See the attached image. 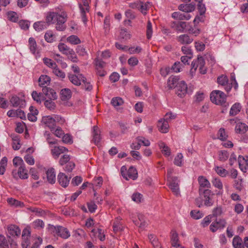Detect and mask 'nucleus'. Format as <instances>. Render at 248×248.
I'll return each mask as SVG.
<instances>
[{"label": "nucleus", "instance_id": "e433bc0d", "mask_svg": "<svg viewBox=\"0 0 248 248\" xmlns=\"http://www.w3.org/2000/svg\"><path fill=\"white\" fill-rule=\"evenodd\" d=\"M128 180L132 179L135 180L138 177V172L136 168L133 167H130L127 170Z\"/></svg>", "mask_w": 248, "mask_h": 248}, {"label": "nucleus", "instance_id": "1a4fd4ad", "mask_svg": "<svg viewBox=\"0 0 248 248\" xmlns=\"http://www.w3.org/2000/svg\"><path fill=\"white\" fill-rule=\"evenodd\" d=\"M187 86L184 81L179 82L176 86V94L180 97H183L187 93Z\"/></svg>", "mask_w": 248, "mask_h": 248}, {"label": "nucleus", "instance_id": "37998d69", "mask_svg": "<svg viewBox=\"0 0 248 248\" xmlns=\"http://www.w3.org/2000/svg\"><path fill=\"white\" fill-rule=\"evenodd\" d=\"M53 99H48L45 100L44 105L45 107L50 110H53L56 108V104Z\"/></svg>", "mask_w": 248, "mask_h": 248}, {"label": "nucleus", "instance_id": "0e129e2a", "mask_svg": "<svg viewBox=\"0 0 248 248\" xmlns=\"http://www.w3.org/2000/svg\"><path fill=\"white\" fill-rule=\"evenodd\" d=\"M136 140L139 143H140V145L142 144L145 146H149L150 145V141L144 137H139L136 138Z\"/></svg>", "mask_w": 248, "mask_h": 248}, {"label": "nucleus", "instance_id": "473e14b6", "mask_svg": "<svg viewBox=\"0 0 248 248\" xmlns=\"http://www.w3.org/2000/svg\"><path fill=\"white\" fill-rule=\"evenodd\" d=\"M139 221H134L135 224L138 226L139 228L141 229L145 228L147 225V223L144 219V217L142 215H139L138 216Z\"/></svg>", "mask_w": 248, "mask_h": 248}, {"label": "nucleus", "instance_id": "7c9ffc66", "mask_svg": "<svg viewBox=\"0 0 248 248\" xmlns=\"http://www.w3.org/2000/svg\"><path fill=\"white\" fill-rule=\"evenodd\" d=\"M232 245L234 248H244L243 240L242 238L238 236H235L233 238Z\"/></svg>", "mask_w": 248, "mask_h": 248}, {"label": "nucleus", "instance_id": "393cba45", "mask_svg": "<svg viewBox=\"0 0 248 248\" xmlns=\"http://www.w3.org/2000/svg\"><path fill=\"white\" fill-rule=\"evenodd\" d=\"M172 17L174 19H177L179 20H189L191 18V16L188 13H181L180 12H174L172 14Z\"/></svg>", "mask_w": 248, "mask_h": 248}, {"label": "nucleus", "instance_id": "c85d7f7f", "mask_svg": "<svg viewBox=\"0 0 248 248\" xmlns=\"http://www.w3.org/2000/svg\"><path fill=\"white\" fill-rule=\"evenodd\" d=\"M179 78L176 76L170 77L167 81L168 87L169 89H173L175 87L176 88L178 82Z\"/></svg>", "mask_w": 248, "mask_h": 248}, {"label": "nucleus", "instance_id": "5701e85b", "mask_svg": "<svg viewBox=\"0 0 248 248\" xmlns=\"http://www.w3.org/2000/svg\"><path fill=\"white\" fill-rule=\"evenodd\" d=\"M10 102L13 107H21L25 103L24 100L20 99L16 95L12 96L10 100Z\"/></svg>", "mask_w": 248, "mask_h": 248}, {"label": "nucleus", "instance_id": "7ed1b4c3", "mask_svg": "<svg viewBox=\"0 0 248 248\" xmlns=\"http://www.w3.org/2000/svg\"><path fill=\"white\" fill-rule=\"evenodd\" d=\"M205 61L202 56H198L196 60H195L192 62L191 72H195L197 68H199L200 73L202 74H205L206 73L207 69L205 67Z\"/></svg>", "mask_w": 248, "mask_h": 248}, {"label": "nucleus", "instance_id": "6e6d98bb", "mask_svg": "<svg viewBox=\"0 0 248 248\" xmlns=\"http://www.w3.org/2000/svg\"><path fill=\"white\" fill-rule=\"evenodd\" d=\"M198 2V9L200 12V15H203L206 11V8L205 5L202 3V0H195Z\"/></svg>", "mask_w": 248, "mask_h": 248}, {"label": "nucleus", "instance_id": "0eeeda50", "mask_svg": "<svg viewBox=\"0 0 248 248\" xmlns=\"http://www.w3.org/2000/svg\"><path fill=\"white\" fill-rule=\"evenodd\" d=\"M68 78L70 82L76 86H80L81 84V81H84L85 77L81 74H74L68 73Z\"/></svg>", "mask_w": 248, "mask_h": 248}, {"label": "nucleus", "instance_id": "a18cd8bd", "mask_svg": "<svg viewBox=\"0 0 248 248\" xmlns=\"http://www.w3.org/2000/svg\"><path fill=\"white\" fill-rule=\"evenodd\" d=\"M32 226L34 228L41 230L45 226L44 222L41 219H36L32 223Z\"/></svg>", "mask_w": 248, "mask_h": 248}, {"label": "nucleus", "instance_id": "c756f323", "mask_svg": "<svg viewBox=\"0 0 248 248\" xmlns=\"http://www.w3.org/2000/svg\"><path fill=\"white\" fill-rule=\"evenodd\" d=\"M248 129V126L244 123H238L236 124L235 128L237 133L244 134L246 133Z\"/></svg>", "mask_w": 248, "mask_h": 248}, {"label": "nucleus", "instance_id": "f257e3e1", "mask_svg": "<svg viewBox=\"0 0 248 248\" xmlns=\"http://www.w3.org/2000/svg\"><path fill=\"white\" fill-rule=\"evenodd\" d=\"M67 18V15L65 12H48L46 16V21L36 22L33 24V28L35 31H40L46 29L49 24H56V30L59 31H63L66 29L64 23Z\"/></svg>", "mask_w": 248, "mask_h": 248}, {"label": "nucleus", "instance_id": "338daca9", "mask_svg": "<svg viewBox=\"0 0 248 248\" xmlns=\"http://www.w3.org/2000/svg\"><path fill=\"white\" fill-rule=\"evenodd\" d=\"M222 214V209L221 206H218L215 208L212 212V217H217Z\"/></svg>", "mask_w": 248, "mask_h": 248}, {"label": "nucleus", "instance_id": "f704fd0d", "mask_svg": "<svg viewBox=\"0 0 248 248\" xmlns=\"http://www.w3.org/2000/svg\"><path fill=\"white\" fill-rule=\"evenodd\" d=\"M31 96L33 99L39 104H41L42 101L44 100L43 94L40 93H38L35 91L32 92Z\"/></svg>", "mask_w": 248, "mask_h": 248}, {"label": "nucleus", "instance_id": "4468645a", "mask_svg": "<svg viewBox=\"0 0 248 248\" xmlns=\"http://www.w3.org/2000/svg\"><path fill=\"white\" fill-rule=\"evenodd\" d=\"M171 28L174 30L182 32H184V30L186 27V23L184 21H173L170 23V25Z\"/></svg>", "mask_w": 248, "mask_h": 248}, {"label": "nucleus", "instance_id": "b1692460", "mask_svg": "<svg viewBox=\"0 0 248 248\" xmlns=\"http://www.w3.org/2000/svg\"><path fill=\"white\" fill-rule=\"evenodd\" d=\"M195 4L189 3V4H180L179 6V9L180 11L185 12V13H188L191 12L195 10Z\"/></svg>", "mask_w": 248, "mask_h": 248}, {"label": "nucleus", "instance_id": "c9c22d12", "mask_svg": "<svg viewBox=\"0 0 248 248\" xmlns=\"http://www.w3.org/2000/svg\"><path fill=\"white\" fill-rule=\"evenodd\" d=\"M159 146L160 149H161V152L162 154L167 156H169L170 155V148L166 145V144L163 142H160L159 143Z\"/></svg>", "mask_w": 248, "mask_h": 248}, {"label": "nucleus", "instance_id": "2f4dec72", "mask_svg": "<svg viewBox=\"0 0 248 248\" xmlns=\"http://www.w3.org/2000/svg\"><path fill=\"white\" fill-rule=\"evenodd\" d=\"M241 106L240 103H236L233 104L230 111V116H234L237 115L241 110Z\"/></svg>", "mask_w": 248, "mask_h": 248}, {"label": "nucleus", "instance_id": "de8ad7c7", "mask_svg": "<svg viewBox=\"0 0 248 248\" xmlns=\"http://www.w3.org/2000/svg\"><path fill=\"white\" fill-rule=\"evenodd\" d=\"M44 63L48 67L51 68L53 69L57 67V65L56 62H54L51 59L45 58L43 59Z\"/></svg>", "mask_w": 248, "mask_h": 248}, {"label": "nucleus", "instance_id": "f03ea898", "mask_svg": "<svg viewBox=\"0 0 248 248\" xmlns=\"http://www.w3.org/2000/svg\"><path fill=\"white\" fill-rule=\"evenodd\" d=\"M210 99L217 105H223L226 103V95L221 91L215 90L210 94Z\"/></svg>", "mask_w": 248, "mask_h": 248}, {"label": "nucleus", "instance_id": "58836bf2", "mask_svg": "<svg viewBox=\"0 0 248 248\" xmlns=\"http://www.w3.org/2000/svg\"><path fill=\"white\" fill-rule=\"evenodd\" d=\"M171 242L172 246L176 248L180 247V245L178 243V236L176 232L173 231L171 232Z\"/></svg>", "mask_w": 248, "mask_h": 248}, {"label": "nucleus", "instance_id": "f8f14e48", "mask_svg": "<svg viewBox=\"0 0 248 248\" xmlns=\"http://www.w3.org/2000/svg\"><path fill=\"white\" fill-rule=\"evenodd\" d=\"M198 181L200 185L199 192L200 194H202L203 190H206L205 188L209 189L210 188V183L205 177L203 176H199Z\"/></svg>", "mask_w": 248, "mask_h": 248}, {"label": "nucleus", "instance_id": "a19ab883", "mask_svg": "<svg viewBox=\"0 0 248 248\" xmlns=\"http://www.w3.org/2000/svg\"><path fill=\"white\" fill-rule=\"evenodd\" d=\"M218 157L220 161L224 162L228 158L229 154L224 150L219 151L218 152Z\"/></svg>", "mask_w": 248, "mask_h": 248}, {"label": "nucleus", "instance_id": "dca6fc26", "mask_svg": "<svg viewBox=\"0 0 248 248\" xmlns=\"http://www.w3.org/2000/svg\"><path fill=\"white\" fill-rule=\"evenodd\" d=\"M70 179V177L68 178L67 176L62 172H60L58 175V181L60 185L63 187H66L68 186Z\"/></svg>", "mask_w": 248, "mask_h": 248}, {"label": "nucleus", "instance_id": "8fccbe9b", "mask_svg": "<svg viewBox=\"0 0 248 248\" xmlns=\"http://www.w3.org/2000/svg\"><path fill=\"white\" fill-rule=\"evenodd\" d=\"M52 72L55 75L60 78L63 79L65 78V74L64 72L58 68L57 66L53 69Z\"/></svg>", "mask_w": 248, "mask_h": 248}, {"label": "nucleus", "instance_id": "72a5a7b5", "mask_svg": "<svg viewBox=\"0 0 248 248\" xmlns=\"http://www.w3.org/2000/svg\"><path fill=\"white\" fill-rule=\"evenodd\" d=\"M61 98L63 101L69 99L71 96V90L67 88L63 89L61 91Z\"/></svg>", "mask_w": 248, "mask_h": 248}, {"label": "nucleus", "instance_id": "20e7f679", "mask_svg": "<svg viewBox=\"0 0 248 248\" xmlns=\"http://www.w3.org/2000/svg\"><path fill=\"white\" fill-rule=\"evenodd\" d=\"M55 234L61 238L66 239L69 238L70 236V233L68 229L64 227L61 226H54L52 225L50 227Z\"/></svg>", "mask_w": 248, "mask_h": 248}, {"label": "nucleus", "instance_id": "09e8293b", "mask_svg": "<svg viewBox=\"0 0 248 248\" xmlns=\"http://www.w3.org/2000/svg\"><path fill=\"white\" fill-rule=\"evenodd\" d=\"M215 170L217 173L221 177H225L228 173L226 170L221 167H216Z\"/></svg>", "mask_w": 248, "mask_h": 248}, {"label": "nucleus", "instance_id": "39448f33", "mask_svg": "<svg viewBox=\"0 0 248 248\" xmlns=\"http://www.w3.org/2000/svg\"><path fill=\"white\" fill-rule=\"evenodd\" d=\"M227 224L226 221L224 218L216 219L210 226V230L213 232H216L217 230L224 228Z\"/></svg>", "mask_w": 248, "mask_h": 248}, {"label": "nucleus", "instance_id": "bb28decb", "mask_svg": "<svg viewBox=\"0 0 248 248\" xmlns=\"http://www.w3.org/2000/svg\"><path fill=\"white\" fill-rule=\"evenodd\" d=\"M193 39L187 34H182L177 38V41L181 44H189L192 42Z\"/></svg>", "mask_w": 248, "mask_h": 248}, {"label": "nucleus", "instance_id": "ddd939ff", "mask_svg": "<svg viewBox=\"0 0 248 248\" xmlns=\"http://www.w3.org/2000/svg\"><path fill=\"white\" fill-rule=\"evenodd\" d=\"M8 237L9 239L7 240L4 235L0 234V248H9V243L11 247L17 245L11 239V236H8Z\"/></svg>", "mask_w": 248, "mask_h": 248}, {"label": "nucleus", "instance_id": "603ef678", "mask_svg": "<svg viewBox=\"0 0 248 248\" xmlns=\"http://www.w3.org/2000/svg\"><path fill=\"white\" fill-rule=\"evenodd\" d=\"M94 64L96 69H102L106 65V63L98 57L95 59Z\"/></svg>", "mask_w": 248, "mask_h": 248}, {"label": "nucleus", "instance_id": "4c0bfd02", "mask_svg": "<svg viewBox=\"0 0 248 248\" xmlns=\"http://www.w3.org/2000/svg\"><path fill=\"white\" fill-rule=\"evenodd\" d=\"M29 46L31 52L35 54L37 51V45L35 39L31 37L29 39Z\"/></svg>", "mask_w": 248, "mask_h": 248}, {"label": "nucleus", "instance_id": "79ce46f5", "mask_svg": "<svg viewBox=\"0 0 248 248\" xmlns=\"http://www.w3.org/2000/svg\"><path fill=\"white\" fill-rule=\"evenodd\" d=\"M67 41L72 45H78L80 43V40L76 35H71L67 37Z\"/></svg>", "mask_w": 248, "mask_h": 248}, {"label": "nucleus", "instance_id": "6ab92c4d", "mask_svg": "<svg viewBox=\"0 0 248 248\" xmlns=\"http://www.w3.org/2000/svg\"><path fill=\"white\" fill-rule=\"evenodd\" d=\"M8 231V236H12L13 237L15 236H19L21 233V231L19 229V227L17 226L11 225H10L7 229Z\"/></svg>", "mask_w": 248, "mask_h": 248}, {"label": "nucleus", "instance_id": "13d9d810", "mask_svg": "<svg viewBox=\"0 0 248 248\" xmlns=\"http://www.w3.org/2000/svg\"><path fill=\"white\" fill-rule=\"evenodd\" d=\"M217 135L218 138L221 140H226L228 138V135L224 128H220L218 130Z\"/></svg>", "mask_w": 248, "mask_h": 248}, {"label": "nucleus", "instance_id": "9d476101", "mask_svg": "<svg viewBox=\"0 0 248 248\" xmlns=\"http://www.w3.org/2000/svg\"><path fill=\"white\" fill-rule=\"evenodd\" d=\"M28 170L25 168L24 165H21L18 168L17 172L16 170H13L12 171V175L14 178L17 179V173L20 179H25L28 177L27 173Z\"/></svg>", "mask_w": 248, "mask_h": 248}, {"label": "nucleus", "instance_id": "680f3d73", "mask_svg": "<svg viewBox=\"0 0 248 248\" xmlns=\"http://www.w3.org/2000/svg\"><path fill=\"white\" fill-rule=\"evenodd\" d=\"M62 141L64 143L71 144L73 143L72 137L68 134L63 135L62 137Z\"/></svg>", "mask_w": 248, "mask_h": 248}, {"label": "nucleus", "instance_id": "e2e57ef3", "mask_svg": "<svg viewBox=\"0 0 248 248\" xmlns=\"http://www.w3.org/2000/svg\"><path fill=\"white\" fill-rule=\"evenodd\" d=\"M183 155L181 153L177 154V156L175 157L174 163L178 166H181L182 164Z\"/></svg>", "mask_w": 248, "mask_h": 248}, {"label": "nucleus", "instance_id": "6e6552de", "mask_svg": "<svg viewBox=\"0 0 248 248\" xmlns=\"http://www.w3.org/2000/svg\"><path fill=\"white\" fill-rule=\"evenodd\" d=\"M31 232L29 229L25 228L22 231L21 246L22 248H28L30 244Z\"/></svg>", "mask_w": 248, "mask_h": 248}, {"label": "nucleus", "instance_id": "774afa93", "mask_svg": "<svg viewBox=\"0 0 248 248\" xmlns=\"http://www.w3.org/2000/svg\"><path fill=\"white\" fill-rule=\"evenodd\" d=\"M132 199L133 201L140 203L142 200V195L139 193H134L132 196Z\"/></svg>", "mask_w": 248, "mask_h": 248}, {"label": "nucleus", "instance_id": "4d7b16f0", "mask_svg": "<svg viewBox=\"0 0 248 248\" xmlns=\"http://www.w3.org/2000/svg\"><path fill=\"white\" fill-rule=\"evenodd\" d=\"M81 82H82V84L81 83L80 85H81V88L82 89H84L88 91H90L92 90L93 87L92 85L91 84L90 82L87 81V79L86 78L84 81Z\"/></svg>", "mask_w": 248, "mask_h": 248}, {"label": "nucleus", "instance_id": "864d4df0", "mask_svg": "<svg viewBox=\"0 0 248 248\" xmlns=\"http://www.w3.org/2000/svg\"><path fill=\"white\" fill-rule=\"evenodd\" d=\"M190 215L195 219H199L203 217L202 212L197 210H192L190 212Z\"/></svg>", "mask_w": 248, "mask_h": 248}, {"label": "nucleus", "instance_id": "a878e982", "mask_svg": "<svg viewBox=\"0 0 248 248\" xmlns=\"http://www.w3.org/2000/svg\"><path fill=\"white\" fill-rule=\"evenodd\" d=\"M157 126L158 130L162 133H166L169 131V123L163 119L158 121Z\"/></svg>", "mask_w": 248, "mask_h": 248}, {"label": "nucleus", "instance_id": "69168bd1", "mask_svg": "<svg viewBox=\"0 0 248 248\" xmlns=\"http://www.w3.org/2000/svg\"><path fill=\"white\" fill-rule=\"evenodd\" d=\"M8 19L12 22H16L17 21V14L14 12H9L7 13Z\"/></svg>", "mask_w": 248, "mask_h": 248}, {"label": "nucleus", "instance_id": "052dcab7", "mask_svg": "<svg viewBox=\"0 0 248 248\" xmlns=\"http://www.w3.org/2000/svg\"><path fill=\"white\" fill-rule=\"evenodd\" d=\"M228 82V78L226 76L221 75L217 78V83L222 86H225Z\"/></svg>", "mask_w": 248, "mask_h": 248}, {"label": "nucleus", "instance_id": "a211bd4d", "mask_svg": "<svg viewBox=\"0 0 248 248\" xmlns=\"http://www.w3.org/2000/svg\"><path fill=\"white\" fill-rule=\"evenodd\" d=\"M93 142L95 144L98 145L101 140L100 131L97 126H94L92 132Z\"/></svg>", "mask_w": 248, "mask_h": 248}, {"label": "nucleus", "instance_id": "3c124183", "mask_svg": "<svg viewBox=\"0 0 248 248\" xmlns=\"http://www.w3.org/2000/svg\"><path fill=\"white\" fill-rule=\"evenodd\" d=\"M150 3H143V2L140 1V8L139 10L140 11V12L143 14H146V11L149 8Z\"/></svg>", "mask_w": 248, "mask_h": 248}, {"label": "nucleus", "instance_id": "2eb2a0df", "mask_svg": "<svg viewBox=\"0 0 248 248\" xmlns=\"http://www.w3.org/2000/svg\"><path fill=\"white\" fill-rule=\"evenodd\" d=\"M238 161L240 170L244 172H247L248 170V157L239 155Z\"/></svg>", "mask_w": 248, "mask_h": 248}, {"label": "nucleus", "instance_id": "412c9836", "mask_svg": "<svg viewBox=\"0 0 248 248\" xmlns=\"http://www.w3.org/2000/svg\"><path fill=\"white\" fill-rule=\"evenodd\" d=\"M43 122L48 127H49L51 131L54 130L55 128V124L53 117L50 116H47L43 117Z\"/></svg>", "mask_w": 248, "mask_h": 248}, {"label": "nucleus", "instance_id": "aec40b11", "mask_svg": "<svg viewBox=\"0 0 248 248\" xmlns=\"http://www.w3.org/2000/svg\"><path fill=\"white\" fill-rule=\"evenodd\" d=\"M42 91L43 93L49 99H53L54 100L57 98V95L56 92L51 88L48 87L43 88L42 89Z\"/></svg>", "mask_w": 248, "mask_h": 248}, {"label": "nucleus", "instance_id": "cd10ccee", "mask_svg": "<svg viewBox=\"0 0 248 248\" xmlns=\"http://www.w3.org/2000/svg\"><path fill=\"white\" fill-rule=\"evenodd\" d=\"M46 176L48 182L51 184H54L56 182V175L53 168L48 169L46 172Z\"/></svg>", "mask_w": 248, "mask_h": 248}, {"label": "nucleus", "instance_id": "49530a36", "mask_svg": "<svg viewBox=\"0 0 248 248\" xmlns=\"http://www.w3.org/2000/svg\"><path fill=\"white\" fill-rule=\"evenodd\" d=\"M58 48L61 52L66 55H68L69 50L72 49L63 43L59 44L58 45Z\"/></svg>", "mask_w": 248, "mask_h": 248}, {"label": "nucleus", "instance_id": "ea45409f", "mask_svg": "<svg viewBox=\"0 0 248 248\" xmlns=\"http://www.w3.org/2000/svg\"><path fill=\"white\" fill-rule=\"evenodd\" d=\"M45 38L48 43H52L55 40L56 36L52 31H48L45 34Z\"/></svg>", "mask_w": 248, "mask_h": 248}, {"label": "nucleus", "instance_id": "c03bdc74", "mask_svg": "<svg viewBox=\"0 0 248 248\" xmlns=\"http://www.w3.org/2000/svg\"><path fill=\"white\" fill-rule=\"evenodd\" d=\"M123 103V99L119 97H114L111 101V104L115 108L122 105Z\"/></svg>", "mask_w": 248, "mask_h": 248}, {"label": "nucleus", "instance_id": "f3484780", "mask_svg": "<svg viewBox=\"0 0 248 248\" xmlns=\"http://www.w3.org/2000/svg\"><path fill=\"white\" fill-rule=\"evenodd\" d=\"M68 151V149L63 146H54L53 149H51V154L53 156L57 159L59 157V155L65 152Z\"/></svg>", "mask_w": 248, "mask_h": 248}, {"label": "nucleus", "instance_id": "5fc2aeb1", "mask_svg": "<svg viewBox=\"0 0 248 248\" xmlns=\"http://www.w3.org/2000/svg\"><path fill=\"white\" fill-rule=\"evenodd\" d=\"M212 183L213 184V185L216 188H218V189H222L223 188V185L221 181V180L219 178H214L212 181Z\"/></svg>", "mask_w": 248, "mask_h": 248}, {"label": "nucleus", "instance_id": "bf43d9fd", "mask_svg": "<svg viewBox=\"0 0 248 248\" xmlns=\"http://www.w3.org/2000/svg\"><path fill=\"white\" fill-rule=\"evenodd\" d=\"M67 55L68 56L69 59L72 62H78V57L73 49L69 50Z\"/></svg>", "mask_w": 248, "mask_h": 248}, {"label": "nucleus", "instance_id": "4be33fe9", "mask_svg": "<svg viewBox=\"0 0 248 248\" xmlns=\"http://www.w3.org/2000/svg\"><path fill=\"white\" fill-rule=\"evenodd\" d=\"M39 85L43 88H46L50 82V78L47 75H41L38 79Z\"/></svg>", "mask_w": 248, "mask_h": 248}, {"label": "nucleus", "instance_id": "9b49d317", "mask_svg": "<svg viewBox=\"0 0 248 248\" xmlns=\"http://www.w3.org/2000/svg\"><path fill=\"white\" fill-rule=\"evenodd\" d=\"M169 187L173 193L178 196L180 194L178 180L176 177H170L168 180Z\"/></svg>", "mask_w": 248, "mask_h": 248}, {"label": "nucleus", "instance_id": "423d86ee", "mask_svg": "<svg viewBox=\"0 0 248 248\" xmlns=\"http://www.w3.org/2000/svg\"><path fill=\"white\" fill-rule=\"evenodd\" d=\"M201 195L203 196L202 200L205 206H211L213 204L214 201L212 200V197L214 194L212 193L211 190L209 189L203 190Z\"/></svg>", "mask_w": 248, "mask_h": 248}]
</instances>
